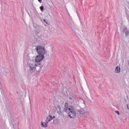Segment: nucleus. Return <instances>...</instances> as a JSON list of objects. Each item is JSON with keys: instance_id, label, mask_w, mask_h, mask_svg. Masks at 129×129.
<instances>
[{"instance_id": "nucleus-1", "label": "nucleus", "mask_w": 129, "mask_h": 129, "mask_svg": "<svg viewBox=\"0 0 129 129\" xmlns=\"http://www.w3.org/2000/svg\"><path fill=\"white\" fill-rule=\"evenodd\" d=\"M35 50L38 55H41V56H45L46 54V51H45V47L44 46L39 45L36 46Z\"/></svg>"}, {"instance_id": "nucleus-2", "label": "nucleus", "mask_w": 129, "mask_h": 129, "mask_svg": "<svg viewBox=\"0 0 129 129\" xmlns=\"http://www.w3.org/2000/svg\"><path fill=\"white\" fill-rule=\"evenodd\" d=\"M29 67L30 68V71L33 73V72L36 71L37 67H39V70H41V68H43V66L41 63L30 64Z\"/></svg>"}, {"instance_id": "nucleus-3", "label": "nucleus", "mask_w": 129, "mask_h": 129, "mask_svg": "<svg viewBox=\"0 0 129 129\" xmlns=\"http://www.w3.org/2000/svg\"><path fill=\"white\" fill-rule=\"evenodd\" d=\"M45 58V56L38 54L35 57V61L36 63H40Z\"/></svg>"}, {"instance_id": "nucleus-4", "label": "nucleus", "mask_w": 129, "mask_h": 129, "mask_svg": "<svg viewBox=\"0 0 129 129\" xmlns=\"http://www.w3.org/2000/svg\"><path fill=\"white\" fill-rule=\"evenodd\" d=\"M69 116L71 118H74L76 116V111L74 110L71 111V112H69Z\"/></svg>"}, {"instance_id": "nucleus-5", "label": "nucleus", "mask_w": 129, "mask_h": 129, "mask_svg": "<svg viewBox=\"0 0 129 129\" xmlns=\"http://www.w3.org/2000/svg\"><path fill=\"white\" fill-rule=\"evenodd\" d=\"M77 112H78L79 114H81V115H83L84 113H85V111L84 109L82 108H80V109H76Z\"/></svg>"}, {"instance_id": "nucleus-6", "label": "nucleus", "mask_w": 129, "mask_h": 129, "mask_svg": "<svg viewBox=\"0 0 129 129\" xmlns=\"http://www.w3.org/2000/svg\"><path fill=\"white\" fill-rule=\"evenodd\" d=\"M53 119V117L51 116V115H49L47 117L46 119V122L48 123L49 121H51Z\"/></svg>"}, {"instance_id": "nucleus-7", "label": "nucleus", "mask_w": 129, "mask_h": 129, "mask_svg": "<svg viewBox=\"0 0 129 129\" xmlns=\"http://www.w3.org/2000/svg\"><path fill=\"white\" fill-rule=\"evenodd\" d=\"M33 26L34 27L35 29H36V30L39 31L41 30V26L40 25H38L36 24H35L33 25Z\"/></svg>"}, {"instance_id": "nucleus-8", "label": "nucleus", "mask_w": 129, "mask_h": 129, "mask_svg": "<svg viewBox=\"0 0 129 129\" xmlns=\"http://www.w3.org/2000/svg\"><path fill=\"white\" fill-rule=\"evenodd\" d=\"M115 73H120V67L117 66L115 70Z\"/></svg>"}, {"instance_id": "nucleus-9", "label": "nucleus", "mask_w": 129, "mask_h": 129, "mask_svg": "<svg viewBox=\"0 0 129 129\" xmlns=\"http://www.w3.org/2000/svg\"><path fill=\"white\" fill-rule=\"evenodd\" d=\"M57 108H58V109H57V113H58V114H61V113H62V112L61 111V106H60V105L57 106Z\"/></svg>"}, {"instance_id": "nucleus-10", "label": "nucleus", "mask_w": 129, "mask_h": 129, "mask_svg": "<svg viewBox=\"0 0 129 129\" xmlns=\"http://www.w3.org/2000/svg\"><path fill=\"white\" fill-rule=\"evenodd\" d=\"M41 125L42 127H47V126H48V125H47L46 122H41Z\"/></svg>"}, {"instance_id": "nucleus-11", "label": "nucleus", "mask_w": 129, "mask_h": 129, "mask_svg": "<svg viewBox=\"0 0 129 129\" xmlns=\"http://www.w3.org/2000/svg\"><path fill=\"white\" fill-rule=\"evenodd\" d=\"M127 30V29L126 28H124L123 31L124 32H125V35L127 36L129 33H128V30Z\"/></svg>"}, {"instance_id": "nucleus-12", "label": "nucleus", "mask_w": 129, "mask_h": 129, "mask_svg": "<svg viewBox=\"0 0 129 129\" xmlns=\"http://www.w3.org/2000/svg\"><path fill=\"white\" fill-rule=\"evenodd\" d=\"M63 111L67 112L68 111V106H66L64 108Z\"/></svg>"}, {"instance_id": "nucleus-13", "label": "nucleus", "mask_w": 129, "mask_h": 129, "mask_svg": "<svg viewBox=\"0 0 129 129\" xmlns=\"http://www.w3.org/2000/svg\"><path fill=\"white\" fill-rule=\"evenodd\" d=\"M41 12H44V6H42L40 7Z\"/></svg>"}, {"instance_id": "nucleus-14", "label": "nucleus", "mask_w": 129, "mask_h": 129, "mask_svg": "<svg viewBox=\"0 0 129 129\" xmlns=\"http://www.w3.org/2000/svg\"><path fill=\"white\" fill-rule=\"evenodd\" d=\"M43 22H44V23H45V24H46V25H48V22L47 21V20L43 19Z\"/></svg>"}, {"instance_id": "nucleus-15", "label": "nucleus", "mask_w": 129, "mask_h": 129, "mask_svg": "<svg viewBox=\"0 0 129 129\" xmlns=\"http://www.w3.org/2000/svg\"><path fill=\"white\" fill-rule=\"evenodd\" d=\"M115 113H116L117 114H118V115H119L120 114V113H119V111H117V110H115Z\"/></svg>"}, {"instance_id": "nucleus-16", "label": "nucleus", "mask_w": 129, "mask_h": 129, "mask_svg": "<svg viewBox=\"0 0 129 129\" xmlns=\"http://www.w3.org/2000/svg\"><path fill=\"white\" fill-rule=\"evenodd\" d=\"M68 110H69V111L70 112L71 111L74 110V109H73V108H69Z\"/></svg>"}, {"instance_id": "nucleus-17", "label": "nucleus", "mask_w": 129, "mask_h": 129, "mask_svg": "<svg viewBox=\"0 0 129 129\" xmlns=\"http://www.w3.org/2000/svg\"><path fill=\"white\" fill-rule=\"evenodd\" d=\"M39 33H40V30H36V31H35V34L36 35H38V34H39Z\"/></svg>"}, {"instance_id": "nucleus-18", "label": "nucleus", "mask_w": 129, "mask_h": 129, "mask_svg": "<svg viewBox=\"0 0 129 129\" xmlns=\"http://www.w3.org/2000/svg\"><path fill=\"white\" fill-rule=\"evenodd\" d=\"M66 106H68V103L67 102L65 103V107H66Z\"/></svg>"}, {"instance_id": "nucleus-19", "label": "nucleus", "mask_w": 129, "mask_h": 129, "mask_svg": "<svg viewBox=\"0 0 129 129\" xmlns=\"http://www.w3.org/2000/svg\"><path fill=\"white\" fill-rule=\"evenodd\" d=\"M34 41L36 43H37V42H38V40L37 39V38L34 39Z\"/></svg>"}, {"instance_id": "nucleus-20", "label": "nucleus", "mask_w": 129, "mask_h": 129, "mask_svg": "<svg viewBox=\"0 0 129 129\" xmlns=\"http://www.w3.org/2000/svg\"><path fill=\"white\" fill-rule=\"evenodd\" d=\"M39 3H40V4H42V0H38Z\"/></svg>"}, {"instance_id": "nucleus-21", "label": "nucleus", "mask_w": 129, "mask_h": 129, "mask_svg": "<svg viewBox=\"0 0 129 129\" xmlns=\"http://www.w3.org/2000/svg\"><path fill=\"white\" fill-rule=\"evenodd\" d=\"M56 121H57V120H53V123H56Z\"/></svg>"}, {"instance_id": "nucleus-22", "label": "nucleus", "mask_w": 129, "mask_h": 129, "mask_svg": "<svg viewBox=\"0 0 129 129\" xmlns=\"http://www.w3.org/2000/svg\"><path fill=\"white\" fill-rule=\"evenodd\" d=\"M69 98V99H70L71 100H72V97H70Z\"/></svg>"}, {"instance_id": "nucleus-23", "label": "nucleus", "mask_w": 129, "mask_h": 129, "mask_svg": "<svg viewBox=\"0 0 129 129\" xmlns=\"http://www.w3.org/2000/svg\"><path fill=\"white\" fill-rule=\"evenodd\" d=\"M55 116H53V117H52V119H53V118H55Z\"/></svg>"}]
</instances>
